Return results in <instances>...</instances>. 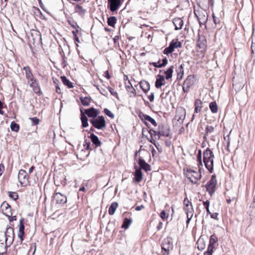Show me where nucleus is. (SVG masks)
<instances>
[{
	"instance_id": "f257e3e1",
	"label": "nucleus",
	"mask_w": 255,
	"mask_h": 255,
	"mask_svg": "<svg viewBox=\"0 0 255 255\" xmlns=\"http://www.w3.org/2000/svg\"><path fill=\"white\" fill-rule=\"evenodd\" d=\"M214 158L213 152L209 148H207L203 152V161L206 168L210 173L213 171Z\"/></svg>"
},
{
	"instance_id": "f03ea898",
	"label": "nucleus",
	"mask_w": 255,
	"mask_h": 255,
	"mask_svg": "<svg viewBox=\"0 0 255 255\" xmlns=\"http://www.w3.org/2000/svg\"><path fill=\"white\" fill-rule=\"evenodd\" d=\"M186 176L192 183L196 184L197 181L202 177L201 168L199 167V172L188 169L186 172Z\"/></svg>"
},
{
	"instance_id": "7ed1b4c3",
	"label": "nucleus",
	"mask_w": 255,
	"mask_h": 255,
	"mask_svg": "<svg viewBox=\"0 0 255 255\" xmlns=\"http://www.w3.org/2000/svg\"><path fill=\"white\" fill-rule=\"evenodd\" d=\"M5 245L6 247H9L13 243L14 238L13 228L10 227H7L4 232Z\"/></svg>"
},
{
	"instance_id": "20e7f679",
	"label": "nucleus",
	"mask_w": 255,
	"mask_h": 255,
	"mask_svg": "<svg viewBox=\"0 0 255 255\" xmlns=\"http://www.w3.org/2000/svg\"><path fill=\"white\" fill-rule=\"evenodd\" d=\"M90 122L94 128L98 129H102L106 126V121L102 116L90 120Z\"/></svg>"
},
{
	"instance_id": "39448f33",
	"label": "nucleus",
	"mask_w": 255,
	"mask_h": 255,
	"mask_svg": "<svg viewBox=\"0 0 255 255\" xmlns=\"http://www.w3.org/2000/svg\"><path fill=\"white\" fill-rule=\"evenodd\" d=\"M216 185L217 180L216 175L213 174L206 185V190L211 196L215 193Z\"/></svg>"
},
{
	"instance_id": "423d86ee",
	"label": "nucleus",
	"mask_w": 255,
	"mask_h": 255,
	"mask_svg": "<svg viewBox=\"0 0 255 255\" xmlns=\"http://www.w3.org/2000/svg\"><path fill=\"white\" fill-rule=\"evenodd\" d=\"M158 139L161 136L170 137V128L168 125L160 124L158 126L157 131Z\"/></svg>"
},
{
	"instance_id": "0eeeda50",
	"label": "nucleus",
	"mask_w": 255,
	"mask_h": 255,
	"mask_svg": "<svg viewBox=\"0 0 255 255\" xmlns=\"http://www.w3.org/2000/svg\"><path fill=\"white\" fill-rule=\"evenodd\" d=\"M195 83V77L193 75H188L184 80L182 88L184 93L188 92L190 88Z\"/></svg>"
},
{
	"instance_id": "6e6552de",
	"label": "nucleus",
	"mask_w": 255,
	"mask_h": 255,
	"mask_svg": "<svg viewBox=\"0 0 255 255\" xmlns=\"http://www.w3.org/2000/svg\"><path fill=\"white\" fill-rule=\"evenodd\" d=\"M29 176L27 173L23 169H20L18 172V179L22 186H26L29 183Z\"/></svg>"
},
{
	"instance_id": "1a4fd4ad",
	"label": "nucleus",
	"mask_w": 255,
	"mask_h": 255,
	"mask_svg": "<svg viewBox=\"0 0 255 255\" xmlns=\"http://www.w3.org/2000/svg\"><path fill=\"white\" fill-rule=\"evenodd\" d=\"M53 200L56 204L61 206L66 203L67 201L66 196L59 192H56L54 194L53 196Z\"/></svg>"
},
{
	"instance_id": "9d476101",
	"label": "nucleus",
	"mask_w": 255,
	"mask_h": 255,
	"mask_svg": "<svg viewBox=\"0 0 255 255\" xmlns=\"http://www.w3.org/2000/svg\"><path fill=\"white\" fill-rule=\"evenodd\" d=\"M108 7L112 12L117 10L122 5L121 0H108Z\"/></svg>"
},
{
	"instance_id": "9b49d317",
	"label": "nucleus",
	"mask_w": 255,
	"mask_h": 255,
	"mask_svg": "<svg viewBox=\"0 0 255 255\" xmlns=\"http://www.w3.org/2000/svg\"><path fill=\"white\" fill-rule=\"evenodd\" d=\"M173 245L172 239L167 237L164 239L161 245L162 250H164L166 253H168L170 250L172 249Z\"/></svg>"
},
{
	"instance_id": "f8f14e48",
	"label": "nucleus",
	"mask_w": 255,
	"mask_h": 255,
	"mask_svg": "<svg viewBox=\"0 0 255 255\" xmlns=\"http://www.w3.org/2000/svg\"><path fill=\"white\" fill-rule=\"evenodd\" d=\"M139 117L141 119V120L146 125H147V124L145 121H148L150 123H151L154 126H157V123L156 121L152 118L151 117L147 115H145L142 113H140L139 114Z\"/></svg>"
},
{
	"instance_id": "ddd939ff",
	"label": "nucleus",
	"mask_w": 255,
	"mask_h": 255,
	"mask_svg": "<svg viewBox=\"0 0 255 255\" xmlns=\"http://www.w3.org/2000/svg\"><path fill=\"white\" fill-rule=\"evenodd\" d=\"M186 116V111L184 109H179L177 110L175 119L179 123H183Z\"/></svg>"
},
{
	"instance_id": "4468645a",
	"label": "nucleus",
	"mask_w": 255,
	"mask_h": 255,
	"mask_svg": "<svg viewBox=\"0 0 255 255\" xmlns=\"http://www.w3.org/2000/svg\"><path fill=\"white\" fill-rule=\"evenodd\" d=\"M23 222L24 219L21 218L19 221V230L18 233V237L20 240L21 244L22 243L24 237V226Z\"/></svg>"
},
{
	"instance_id": "2eb2a0df",
	"label": "nucleus",
	"mask_w": 255,
	"mask_h": 255,
	"mask_svg": "<svg viewBox=\"0 0 255 255\" xmlns=\"http://www.w3.org/2000/svg\"><path fill=\"white\" fill-rule=\"evenodd\" d=\"M84 114L85 115L86 114L89 118L95 119L97 117L99 114V111L98 110L92 107L88 109H85Z\"/></svg>"
},
{
	"instance_id": "dca6fc26",
	"label": "nucleus",
	"mask_w": 255,
	"mask_h": 255,
	"mask_svg": "<svg viewBox=\"0 0 255 255\" xmlns=\"http://www.w3.org/2000/svg\"><path fill=\"white\" fill-rule=\"evenodd\" d=\"M138 163L139 165V168L141 170L143 169L145 171H148L151 170L150 166L149 164L146 163L145 160L142 158L139 157L138 159Z\"/></svg>"
},
{
	"instance_id": "f3484780",
	"label": "nucleus",
	"mask_w": 255,
	"mask_h": 255,
	"mask_svg": "<svg viewBox=\"0 0 255 255\" xmlns=\"http://www.w3.org/2000/svg\"><path fill=\"white\" fill-rule=\"evenodd\" d=\"M184 205L185 206V210L186 211V215L188 216L190 213L193 212V206L191 202L189 200L187 197L184 198L183 201Z\"/></svg>"
},
{
	"instance_id": "a211bd4d",
	"label": "nucleus",
	"mask_w": 255,
	"mask_h": 255,
	"mask_svg": "<svg viewBox=\"0 0 255 255\" xmlns=\"http://www.w3.org/2000/svg\"><path fill=\"white\" fill-rule=\"evenodd\" d=\"M165 78L164 76L158 75L155 83V86L156 88H160L162 86L164 85Z\"/></svg>"
},
{
	"instance_id": "6ab92c4d",
	"label": "nucleus",
	"mask_w": 255,
	"mask_h": 255,
	"mask_svg": "<svg viewBox=\"0 0 255 255\" xmlns=\"http://www.w3.org/2000/svg\"><path fill=\"white\" fill-rule=\"evenodd\" d=\"M173 23L175 26V29H181L183 25V21L181 18L175 17L173 19Z\"/></svg>"
},
{
	"instance_id": "aec40b11",
	"label": "nucleus",
	"mask_w": 255,
	"mask_h": 255,
	"mask_svg": "<svg viewBox=\"0 0 255 255\" xmlns=\"http://www.w3.org/2000/svg\"><path fill=\"white\" fill-rule=\"evenodd\" d=\"M1 207L5 208V213H3L4 214H5L7 217H10L12 216V213L11 212V207L6 202H3L2 203Z\"/></svg>"
},
{
	"instance_id": "412c9836",
	"label": "nucleus",
	"mask_w": 255,
	"mask_h": 255,
	"mask_svg": "<svg viewBox=\"0 0 255 255\" xmlns=\"http://www.w3.org/2000/svg\"><path fill=\"white\" fill-rule=\"evenodd\" d=\"M134 179L136 182H140L142 179V174L140 168H136L134 173Z\"/></svg>"
},
{
	"instance_id": "4be33fe9",
	"label": "nucleus",
	"mask_w": 255,
	"mask_h": 255,
	"mask_svg": "<svg viewBox=\"0 0 255 255\" xmlns=\"http://www.w3.org/2000/svg\"><path fill=\"white\" fill-rule=\"evenodd\" d=\"M140 88L144 93H146L150 89V85L146 81H142L139 83Z\"/></svg>"
},
{
	"instance_id": "5701e85b",
	"label": "nucleus",
	"mask_w": 255,
	"mask_h": 255,
	"mask_svg": "<svg viewBox=\"0 0 255 255\" xmlns=\"http://www.w3.org/2000/svg\"><path fill=\"white\" fill-rule=\"evenodd\" d=\"M176 71L177 74V80H182L184 75V64H181Z\"/></svg>"
},
{
	"instance_id": "b1692460",
	"label": "nucleus",
	"mask_w": 255,
	"mask_h": 255,
	"mask_svg": "<svg viewBox=\"0 0 255 255\" xmlns=\"http://www.w3.org/2000/svg\"><path fill=\"white\" fill-rule=\"evenodd\" d=\"M90 138L91 141L95 145L96 147H98L101 145L102 142L100 141L98 137L94 133H91Z\"/></svg>"
},
{
	"instance_id": "393cba45",
	"label": "nucleus",
	"mask_w": 255,
	"mask_h": 255,
	"mask_svg": "<svg viewBox=\"0 0 255 255\" xmlns=\"http://www.w3.org/2000/svg\"><path fill=\"white\" fill-rule=\"evenodd\" d=\"M202 104L203 103L200 99L195 100L194 102L195 113H198L201 111V109L202 108Z\"/></svg>"
},
{
	"instance_id": "a878e982",
	"label": "nucleus",
	"mask_w": 255,
	"mask_h": 255,
	"mask_svg": "<svg viewBox=\"0 0 255 255\" xmlns=\"http://www.w3.org/2000/svg\"><path fill=\"white\" fill-rule=\"evenodd\" d=\"M75 12L78 13V14L81 16H84L86 13L87 10L84 8L82 6L79 4H76L75 7Z\"/></svg>"
},
{
	"instance_id": "bb28decb",
	"label": "nucleus",
	"mask_w": 255,
	"mask_h": 255,
	"mask_svg": "<svg viewBox=\"0 0 255 255\" xmlns=\"http://www.w3.org/2000/svg\"><path fill=\"white\" fill-rule=\"evenodd\" d=\"M215 128L212 126L207 125L205 128V132L204 135V140H207V136L214 131Z\"/></svg>"
},
{
	"instance_id": "cd10ccee",
	"label": "nucleus",
	"mask_w": 255,
	"mask_h": 255,
	"mask_svg": "<svg viewBox=\"0 0 255 255\" xmlns=\"http://www.w3.org/2000/svg\"><path fill=\"white\" fill-rule=\"evenodd\" d=\"M81 112V120L82 122V126L83 128H86L88 126L89 124L88 123V118L83 112L82 110L80 109Z\"/></svg>"
},
{
	"instance_id": "c85d7f7f",
	"label": "nucleus",
	"mask_w": 255,
	"mask_h": 255,
	"mask_svg": "<svg viewBox=\"0 0 255 255\" xmlns=\"http://www.w3.org/2000/svg\"><path fill=\"white\" fill-rule=\"evenodd\" d=\"M23 70L25 71V77L28 80L33 77L31 70L29 66L24 67Z\"/></svg>"
},
{
	"instance_id": "c756f323",
	"label": "nucleus",
	"mask_w": 255,
	"mask_h": 255,
	"mask_svg": "<svg viewBox=\"0 0 255 255\" xmlns=\"http://www.w3.org/2000/svg\"><path fill=\"white\" fill-rule=\"evenodd\" d=\"M61 79L63 84L66 86L68 88H73V83L70 82L65 76L61 77Z\"/></svg>"
},
{
	"instance_id": "7c9ffc66",
	"label": "nucleus",
	"mask_w": 255,
	"mask_h": 255,
	"mask_svg": "<svg viewBox=\"0 0 255 255\" xmlns=\"http://www.w3.org/2000/svg\"><path fill=\"white\" fill-rule=\"evenodd\" d=\"M118 207V203L116 202H113L109 209V214L110 215H113L115 214V211L116 210V209H117Z\"/></svg>"
},
{
	"instance_id": "2f4dec72",
	"label": "nucleus",
	"mask_w": 255,
	"mask_h": 255,
	"mask_svg": "<svg viewBox=\"0 0 255 255\" xmlns=\"http://www.w3.org/2000/svg\"><path fill=\"white\" fill-rule=\"evenodd\" d=\"M174 66H171L166 71H164V73L166 75L165 79L169 80L171 78L173 72Z\"/></svg>"
},
{
	"instance_id": "473e14b6",
	"label": "nucleus",
	"mask_w": 255,
	"mask_h": 255,
	"mask_svg": "<svg viewBox=\"0 0 255 255\" xmlns=\"http://www.w3.org/2000/svg\"><path fill=\"white\" fill-rule=\"evenodd\" d=\"M80 100L81 101L82 104L84 106H89L91 101V98L90 97H80Z\"/></svg>"
},
{
	"instance_id": "72a5a7b5",
	"label": "nucleus",
	"mask_w": 255,
	"mask_h": 255,
	"mask_svg": "<svg viewBox=\"0 0 255 255\" xmlns=\"http://www.w3.org/2000/svg\"><path fill=\"white\" fill-rule=\"evenodd\" d=\"M169 46H170L173 50L175 48H179L181 47V43L178 41V40H172L169 43Z\"/></svg>"
},
{
	"instance_id": "f704fd0d",
	"label": "nucleus",
	"mask_w": 255,
	"mask_h": 255,
	"mask_svg": "<svg viewBox=\"0 0 255 255\" xmlns=\"http://www.w3.org/2000/svg\"><path fill=\"white\" fill-rule=\"evenodd\" d=\"M209 108L212 113L215 114L218 112V107L216 102H212L209 104Z\"/></svg>"
},
{
	"instance_id": "c9c22d12",
	"label": "nucleus",
	"mask_w": 255,
	"mask_h": 255,
	"mask_svg": "<svg viewBox=\"0 0 255 255\" xmlns=\"http://www.w3.org/2000/svg\"><path fill=\"white\" fill-rule=\"evenodd\" d=\"M132 222V220L131 219H128L126 218L124 220V222L123 225L122 226V228L124 229H128Z\"/></svg>"
},
{
	"instance_id": "e433bc0d",
	"label": "nucleus",
	"mask_w": 255,
	"mask_h": 255,
	"mask_svg": "<svg viewBox=\"0 0 255 255\" xmlns=\"http://www.w3.org/2000/svg\"><path fill=\"white\" fill-rule=\"evenodd\" d=\"M117 22V18L115 16H110L108 18L107 23L109 26L115 27Z\"/></svg>"
},
{
	"instance_id": "4c0bfd02",
	"label": "nucleus",
	"mask_w": 255,
	"mask_h": 255,
	"mask_svg": "<svg viewBox=\"0 0 255 255\" xmlns=\"http://www.w3.org/2000/svg\"><path fill=\"white\" fill-rule=\"evenodd\" d=\"M67 22L73 28H80L81 29L80 27L77 24V22L72 18H69L67 20Z\"/></svg>"
},
{
	"instance_id": "58836bf2",
	"label": "nucleus",
	"mask_w": 255,
	"mask_h": 255,
	"mask_svg": "<svg viewBox=\"0 0 255 255\" xmlns=\"http://www.w3.org/2000/svg\"><path fill=\"white\" fill-rule=\"evenodd\" d=\"M217 241L218 238L217 236L215 234L212 235L210 237L209 245L214 247V245L217 242Z\"/></svg>"
},
{
	"instance_id": "ea45409f",
	"label": "nucleus",
	"mask_w": 255,
	"mask_h": 255,
	"mask_svg": "<svg viewBox=\"0 0 255 255\" xmlns=\"http://www.w3.org/2000/svg\"><path fill=\"white\" fill-rule=\"evenodd\" d=\"M10 128L13 131H18L19 129V125L14 121L12 122L10 124Z\"/></svg>"
},
{
	"instance_id": "a19ab883",
	"label": "nucleus",
	"mask_w": 255,
	"mask_h": 255,
	"mask_svg": "<svg viewBox=\"0 0 255 255\" xmlns=\"http://www.w3.org/2000/svg\"><path fill=\"white\" fill-rule=\"evenodd\" d=\"M1 245V249H0V255H4L7 253V249L8 247H6V245H4L3 242L0 243Z\"/></svg>"
},
{
	"instance_id": "79ce46f5",
	"label": "nucleus",
	"mask_w": 255,
	"mask_h": 255,
	"mask_svg": "<svg viewBox=\"0 0 255 255\" xmlns=\"http://www.w3.org/2000/svg\"><path fill=\"white\" fill-rule=\"evenodd\" d=\"M197 161L198 162V164L199 167L201 165L202 166V152L201 150H199L197 155Z\"/></svg>"
},
{
	"instance_id": "37998d69",
	"label": "nucleus",
	"mask_w": 255,
	"mask_h": 255,
	"mask_svg": "<svg viewBox=\"0 0 255 255\" xmlns=\"http://www.w3.org/2000/svg\"><path fill=\"white\" fill-rule=\"evenodd\" d=\"M29 120L31 122V126H36L39 124V119L37 117L29 118Z\"/></svg>"
},
{
	"instance_id": "c03bdc74",
	"label": "nucleus",
	"mask_w": 255,
	"mask_h": 255,
	"mask_svg": "<svg viewBox=\"0 0 255 255\" xmlns=\"http://www.w3.org/2000/svg\"><path fill=\"white\" fill-rule=\"evenodd\" d=\"M128 83L130 84V86H126V89L128 92H130L131 93H133L134 94V95L135 96V90L132 87V86L129 81H128Z\"/></svg>"
},
{
	"instance_id": "a18cd8bd",
	"label": "nucleus",
	"mask_w": 255,
	"mask_h": 255,
	"mask_svg": "<svg viewBox=\"0 0 255 255\" xmlns=\"http://www.w3.org/2000/svg\"><path fill=\"white\" fill-rule=\"evenodd\" d=\"M203 205L206 210L207 214H211V212L209 210L210 201L207 200L203 202Z\"/></svg>"
},
{
	"instance_id": "49530a36",
	"label": "nucleus",
	"mask_w": 255,
	"mask_h": 255,
	"mask_svg": "<svg viewBox=\"0 0 255 255\" xmlns=\"http://www.w3.org/2000/svg\"><path fill=\"white\" fill-rule=\"evenodd\" d=\"M214 247L208 245L207 250L204 253V255H212L213 252Z\"/></svg>"
},
{
	"instance_id": "de8ad7c7",
	"label": "nucleus",
	"mask_w": 255,
	"mask_h": 255,
	"mask_svg": "<svg viewBox=\"0 0 255 255\" xmlns=\"http://www.w3.org/2000/svg\"><path fill=\"white\" fill-rule=\"evenodd\" d=\"M8 195L10 198H12L14 200H16V199H18V197L17 193L16 192H14L9 191Z\"/></svg>"
},
{
	"instance_id": "09e8293b",
	"label": "nucleus",
	"mask_w": 255,
	"mask_h": 255,
	"mask_svg": "<svg viewBox=\"0 0 255 255\" xmlns=\"http://www.w3.org/2000/svg\"><path fill=\"white\" fill-rule=\"evenodd\" d=\"M105 114L112 119H114L115 117L114 115L108 109L105 108L104 110Z\"/></svg>"
},
{
	"instance_id": "8fccbe9b",
	"label": "nucleus",
	"mask_w": 255,
	"mask_h": 255,
	"mask_svg": "<svg viewBox=\"0 0 255 255\" xmlns=\"http://www.w3.org/2000/svg\"><path fill=\"white\" fill-rule=\"evenodd\" d=\"M33 91L37 94H38L39 95H40L41 94V92L40 91V89L39 86H38V84H36V85L33 86V87H31Z\"/></svg>"
},
{
	"instance_id": "3c124183",
	"label": "nucleus",
	"mask_w": 255,
	"mask_h": 255,
	"mask_svg": "<svg viewBox=\"0 0 255 255\" xmlns=\"http://www.w3.org/2000/svg\"><path fill=\"white\" fill-rule=\"evenodd\" d=\"M28 83H30V87H33L34 85H36L37 84V80L33 77L32 78H30L28 80Z\"/></svg>"
},
{
	"instance_id": "603ef678",
	"label": "nucleus",
	"mask_w": 255,
	"mask_h": 255,
	"mask_svg": "<svg viewBox=\"0 0 255 255\" xmlns=\"http://www.w3.org/2000/svg\"><path fill=\"white\" fill-rule=\"evenodd\" d=\"M252 50V58L253 59L254 61H255V43H252L251 45Z\"/></svg>"
},
{
	"instance_id": "864d4df0",
	"label": "nucleus",
	"mask_w": 255,
	"mask_h": 255,
	"mask_svg": "<svg viewBox=\"0 0 255 255\" xmlns=\"http://www.w3.org/2000/svg\"><path fill=\"white\" fill-rule=\"evenodd\" d=\"M174 50L169 46L164 49L163 53L164 54L168 55L169 54L171 53Z\"/></svg>"
},
{
	"instance_id": "5fc2aeb1",
	"label": "nucleus",
	"mask_w": 255,
	"mask_h": 255,
	"mask_svg": "<svg viewBox=\"0 0 255 255\" xmlns=\"http://www.w3.org/2000/svg\"><path fill=\"white\" fill-rule=\"evenodd\" d=\"M206 40L203 38V40L202 41H201L200 40L199 41V43H198V46L200 48H204L205 45H206Z\"/></svg>"
},
{
	"instance_id": "6e6d98bb",
	"label": "nucleus",
	"mask_w": 255,
	"mask_h": 255,
	"mask_svg": "<svg viewBox=\"0 0 255 255\" xmlns=\"http://www.w3.org/2000/svg\"><path fill=\"white\" fill-rule=\"evenodd\" d=\"M83 146H84V147L85 150L91 149V148H90L91 143H90V141L85 140Z\"/></svg>"
},
{
	"instance_id": "4d7b16f0",
	"label": "nucleus",
	"mask_w": 255,
	"mask_h": 255,
	"mask_svg": "<svg viewBox=\"0 0 255 255\" xmlns=\"http://www.w3.org/2000/svg\"><path fill=\"white\" fill-rule=\"evenodd\" d=\"M213 18L214 23L216 25H217L218 24L220 23V19L219 17H216L214 13H213Z\"/></svg>"
},
{
	"instance_id": "13d9d810",
	"label": "nucleus",
	"mask_w": 255,
	"mask_h": 255,
	"mask_svg": "<svg viewBox=\"0 0 255 255\" xmlns=\"http://www.w3.org/2000/svg\"><path fill=\"white\" fill-rule=\"evenodd\" d=\"M205 15H203L202 18H201V17L198 18L199 22L200 25L201 24H203L206 22V21L207 20V18H205Z\"/></svg>"
},
{
	"instance_id": "bf43d9fd",
	"label": "nucleus",
	"mask_w": 255,
	"mask_h": 255,
	"mask_svg": "<svg viewBox=\"0 0 255 255\" xmlns=\"http://www.w3.org/2000/svg\"><path fill=\"white\" fill-rule=\"evenodd\" d=\"M149 133L151 137L152 138L153 136H155L156 135H157V131H155V130L153 129H150L149 131Z\"/></svg>"
},
{
	"instance_id": "052dcab7",
	"label": "nucleus",
	"mask_w": 255,
	"mask_h": 255,
	"mask_svg": "<svg viewBox=\"0 0 255 255\" xmlns=\"http://www.w3.org/2000/svg\"><path fill=\"white\" fill-rule=\"evenodd\" d=\"M108 89L111 95L116 97L118 96L117 92L115 91L114 89L112 88L111 87H109Z\"/></svg>"
},
{
	"instance_id": "680f3d73",
	"label": "nucleus",
	"mask_w": 255,
	"mask_h": 255,
	"mask_svg": "<svg viewBox=\"0 0 255 255\" xmlns=\"http://www.w3.org/2000/svg\"><path fill=\"white\" fill-rule=\"evenodd\" d=\"M160 217L163 219V220H165L168 217V216L166 215V213H165V211L163 210L161 212L160 214Z\"/></svg>"
},
{
	"instance_id": "e2e57ef3",
	"label": "nucleus",
	"mask_w": 255,
	"mask_h": 255,
	"mask_svg": "<svg viewBox=\"0 0 255 255\" xmlns=\"http://www.w3.org/2000/svg\"><path fill=\"white\" fill-rule=\"evenodd\" d=\"M167 62H168V60H167L166 57H164V58H163L162 60V63H161V65H160V67L162 68V67L165 66L167 65Z\"/></svg>"
},
{
	"instance_id": "0e129e2a",
	"label": "nucleus",
	"mask_w": 255,
	"mask_h": 255,
	"mask_svg": "<svg viewBox=\"0 0 255 255\" xmlns=\"http://www.w3.org/2000/svg\"><path fill=\"white\" fill-rule=\"evenodd\" d=\"M251 39L252 43H255V29L254 28H253V33Z\"/></svg>"
},
{
	"instance_id": "69168bd1",
	"label": "nucleus",
	"mask_w": 255,
	"mask_h": 255,
	"mask_svg": "<svg viewBox=\"0 0 255 255\" xmlns=\"http://www.w3.org/2000/svg\"><path fill=\"white\" fill-rule=\"evenodd\" d=\"M192 216H193V212L190 213L189 215L188 216L187 215V220L186 221V224L187 225L189 223Z\"/></svg>"
},
{
	"instance_id": "338daca9",
	"label": "nucleus",
	"mask_w": 255,
	"mask_h": 255,
	"mask_svg": "<svg viewBox=\"0 0 255 255\" xmlns=\"http://www.w3.org/2000/svg\"><path fill=\"white\" fill-rule=\"evenodd\" d=\"M192 216H193V212L190 213L189 215L188 216L187 215V220L186 221V224L187 225L189 223Z\"/></svg>"
},
{
	"instance_id": "774afa93",
	"label": "nucleus",
	"mask_w": 255,
	"mask_h": 255,
	"mask_svg": "<svg viewBox=\"0 0 255 255\" xmlns=\"http://www.w3.org/2000/svg\"><path fill=\"white\" fill-rule=\"evenodd\" d=\"M148 99L150 102H153L154 99V95L153 93H151L148 97Z\"/></svg>"
}]
</instances>
